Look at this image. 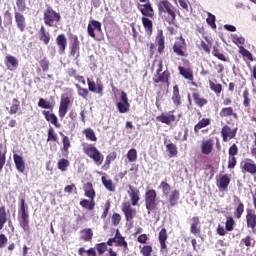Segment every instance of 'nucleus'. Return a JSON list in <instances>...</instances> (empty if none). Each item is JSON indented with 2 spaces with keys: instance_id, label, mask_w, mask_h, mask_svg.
Segmentation results:
<instances>
[{
  "instance_id": "nucleus-38",
  "label": "nucleus",
  "mask_w": 256,
  "mask_h": 256,
  "mask_svg": "<svg viewBox=\"0 0 256 256\" xmlns=\"http://www.w3.org/2000/svg\"><path fill=\"white\" fill-rule=\"evenodd\" d=\"M68 77H73L75 81H78V83H82V85H86L85 77L77 74V69L75 68H68L67 70Z\"/></svg>"
},
{
  "instance_id": "nucleus-4",
  "label": "nucleus",
  "mask_w": 256,
  "mask_h": 256,
  "mask_svg": "<svg viewBox=\"0 0 256 256\" xmlns=\"http://www.w3.org/2000/svg\"><path fill=\"white\" fill-rule=\"evenodd\" d=\"M43 21L46 27H57L61 22V13L55 11L53 7L47 6L43 12Z\"/></svg>"
},
{
  "instance_id": "nucleus-30",
  "label": "nucleus",
  "mask_w": 256,
  "mask_h": 256,
  "mask_svg": "<svg viewBox=\"0 0 256 256\" xmlns=\"http://www.w3.org/2000/svg\"><path fill=\"white\" fill-rule=\"evenodd\" d=\"M229 183H231V178H229V175H222L217 183L218 189H220V191H227L229 188Z\"/></svg>"
},
{
  "instance_id": "nucleus-42",
  "label": "nucleus",
  "mask_w": 256,
  "mask_h": 256,
  "mask_svg": "<svg viewBox=\"0 0 256 256\" xmlns=\"http://www.w3.org/2000/svg\"><path fill=\"white\" fill-rule=\"evenodd\" d=\"M243 102L242 105L245 109H251V94L249 93V89L245 88L242 93Z\"/></svg>"
},
{
  "instance_id": "nucleus-24",
  "label": "nucleus",
  "mask_w": 256,
  "mask_h": 256,
  "mask_svg": "<svg viewBox=\"0 0 256 256\" xmlns=\"http://www.w3.org/2000/svg\"><path fill=\"white\" fill-rule=\"evenodd\" d=\"M56 44L58 45V53L64 55L67 49V36H65V34H59L56 37Z\"/></svg>"
},
{
  "instance_id": "nucleus-48",
  "label": "nucleus",
  "mask_w": 256,
  "mask_h": 256,
  "mask_svg": "<svg viewBox=\"0 0 256 256\" xmlns=\"http://www.w3.org/2000/svg\"><path fill=\"white\" fill-rule=\"evenodd\" d=\"M78 255L79 256H97V251L94 247H90L88 250H85V248L81 247L78 249Z\"/></svg>"
},
{
  "instance_id": "nucleus-64",
  "label": "nucleus",
  "mask_w": 256,
  "mask_h": 256,
  "mask_svg": "<svg viewBox=\"0 0 256 256\" xmlns=\"http://www.w3.org/2000/svg\"><path fill=\"white\" fill-rule=\"evenodd\" d=\"M38 107H40L41 109H53V104L43 98H40L38 101Z\"/></svg>"
},
{
  "instance_id": "nucleus-43",
  "label": "nucleus",
  "mask_w": 256,
  "mask_h": 256,
  "mask_svg": "<svg viewBox=\"0 0 256 256\" xmlns=\"http://www.w3.org/2000/svg\"><path fill=\"white\" fill-rule=\"evenodd\" d=\"M178 71L180 75L184 77V79H188V81H193L194 77H193V71L191 69H186L183 66H179Z\"/></svg>"
},
{
  "instance_id": "nucleus-52",
  "label": "nucleus",
  "mask_w": 256,
  "mask_h": 256,
  "mask_svg": "<svg viewBox=\"0 0 256 256\" xmlns=\"http://www.w3.org/2000/svg\"><path fill=\"white\" fill-rule=\"evenodd\" d=\"M50 141L53 143H57L59 141V136L55 133V129L52 126H50L48 129L47 142Z\"/></svg>"
},
{
  "instance_id": "nucleus-7",
  "label": "nucleus",
  "mask_w": 256,
  "mask_h": 256,
  "mask_svg": "<svg viewBox=\"0 0 256 256\" xmlns=\"http://www.w3.org/2000/svg\"><path fill=\"white\" fill-rule=\"evenodd\" d=\"M172 51L177 57H189V51L187 50V42L183 36H180L172 46Z\"/></svg>"
},
{
  "instance_id": "nucleus-61",
  "label": "nucleus",
  "mask_w": 256,
  "mask_h": 256,
  "mask_svg": "<svg viewBox=\"0 0 256 256\" xmlns=\"http://www.w3.org/2000/svg\"><path fill=\"white\" fill-rule=\"evenodd\" d=\"M139 249L142 256H151L153 253V246L151 245L139 246Z\"/></svg>"
},
{
  "instance_id": "nucleus-36",
  "label": "nucleus",
  "mask_w": 256,
  "mask_h": 256,
  "mask_svg": "<svg viewBox=\"0 0 256 256\" xmlns=\"http://www.w3.org/2000/svg\"><path fill=\"white\" fill-rule=\"evenodd\" d=\"M201 151L203 155H210L213 152V140H204L201 145Z\"/></svg>"
},
{
  "instance_id": "nucleus-54",
  "label": "nucleus",
  "mask_w": 256,
  "mask_h": 256,
  "mask_svg": "<svg viewBox=\"0 0 256 256\" xmlns=\"http://www.w3.org/2000/svg\"><path fill=\"white\" fill-rule=\"evenodd\" d=\"M254 245L255 242H253V238H251V236H246L240 241V247H247V249H249L250 247H254Z\"/></svg>"
},
{
  "instance_id": "nucleus-37",
  "label": "nucleus",
  "mask_w": 256,
  "mask_h": 256,
  "mask_svg": "<svg viewBox=\"0 0 256 256\" xmlns=\"http://www.w3.org/2000/svg\"><path fill=\"white\" fill-rule=\"evenodd\" d=\"M211 125V119L210 118H202L195 126H194V132L196 135H199V131L201 129H205V127H209Z\"/></svg>"
},
{
  "instance_id": "nucleus-63",
  "label": "nucleus",
  "mask_w": 256,
  "mask_h": 256,
  "mask_svg": "<svg viewBox=\"0 0 256 256\" xmlns=\"http://www.w3.org/2000/svg\"><path fill=\"white\" fill-rule=\"evenodd\" d=\"M127 159L129 163H135V161H137V150L135 148H131L127 152Z\"/></svg>"
},
{
  "instance_id": "nucleus-58",
  "label": "nucleus",
  "mask_w": 256,
  "mask_h": 256,
  "mask_svg": "<svg viewBox=\"0 0 256 256\" xmlns=\"http://www.w3.org/2000/svg\"><path fill=\"white\" fill-rule=\"evenodd\" d=\"M239 53L240 55H242V57H246L248 61H254L253 54L249 50H247V48L239 46Z\"/></svg>"
},
{
  "instance_id": "nucleus-62",
  "label": "nucleus",
  "mask_w": 256,
  "mask_h": 256,
  "mask_svg": "<svg viewBox=\"0 0 256 256\" xmlns=\"http://www.w3.org/2000/svg\"><path fill=\"white\" fill-rule=\"evenodd\" d=\"M159 189H162V193L165 197L171 193V185L167 183L166 181H162L159 185Z\"/></svg>"
},
{
  "instance_id": "nucleus-55",
  "label": "nucleus",
  "mask_w": 256,
  "mask_h": 256,
  "mask_svg": "<svg viewBox=\"0 0 256 256\" xmlns=\"http://www.w3.org/2000/svg\"><path fill=\"white\" fill-rule=\"evenodd\" d=\"M75 87L77 89V93L79 97H82V99H86L89 97V89L81 87L79 84H75Z\"/></svg>"
},
{
  "instance_id": "nucleus-27",
  "label": "nucleus",
  "mask_w": 256,
  "mask_h": 256,
  "mask_svg": "<svg viewBox=\"0 0 256 256\" xmlns=\"http://www.w3.org/2000/svg\"><path fill=\"white\" fill-rule=\"evenodd\" d=\"M13 160L18 173H25V160L19 154L13 155Z\"/></svg>"
},
{
  "instance_id": "nucleus-60",
  "label": "nucleus",
  "mask_w": 256,
  "mask_h": 256,
  "mask_svg": "<svg viewBox=\"0 0 256 256\" xmlns=\"http://www.w3.org/2000/svg\"><path fill=\"white\" fill-rule=\"evenodd\" d=\"M166 150L169 153V157H177V145H175L174 143H168L166 145Z\"/></svg>"
},
{
  "instance_id": "nucleus-19",
  "label": "nucleus",
  "mask_w": 256,
  "mask_h": 256,
  "mask_svg": "<svg viewBox=\"0 0 256 256\" xmlns=\"http://www.w3.org/2000/svg\"><path fill=\"white\" fill-rule=\"evenodd\" d=\"M246 225L248 229H252V231H255L256 228V213L253 209H247L246 210Z\"/></svg>"
},
{
  "instance_id": "nucleus-53",
  "label": "nucleus",
  "mask_w": 256,
  "mask_h": 256,
  "mask_svg": "<svg viewBox=\"0 0 256 256\" xmlns=\"http://www.w3.org/2000/svg\"><path fill=\"white\" fill-rule=\"evenodd\" d=\"M80 205L81 207H83V209H88L89 211H93V209H95V200H87V199H83L80 201Z\"/></svg>"
},
{
  "instance_id": "nucleus-29",
  "label": "nucleus",
  "mask_w": 256,
  "mask_h": 256,
  "mask_svg": "<svg viewBox=\"0 0 256 256\" xmlns=\"http://www.w3.org/2000/svg\"><path fill=\"white\" fill-rule=\"evenodd\" d=\"M101 181H102V185H104V187H105V189H107V191H110V193H115L117 186L115 185L113 180H111V178H109L107 176H102Z\"/></svg>"
},
{
  "instance_id": "nucleus-5",
  "label": "nucleus",
  "mask_w": 256,
  "mask_h": 256,
  "mask_svg": "<svg viewBox=\"0 0 256 256\" xmlns=\"http://www.w3.org/2000/svg\"><path fill=\"white\" fill-rule=\"evenodd\" d=\"M154 85L162 83V85H171V72L169 70L163 71V60L158 61V68L156 69V75L153 77Z\"/></svg>"
},
{
  "instance_id": "nucleus-33",
  "label": "nucleus",
  "mask_w": 256,
  "mask_h": 256,
  "mask_svg": "<svg viewBox=\"0 0 256 256\" xmlns=\"http://www.w3.org/2000/svg\"><path fill=\"white\" fill-rule=\"evenodd\" d=\"M83 191L85 192V197H88V199L92 201L95 200L96 193L95 189L93 188V183L87 182L84 184Z\"/></svg>"
},
{
  "instance_id": "nucleus-25",
  "label": "nucleus",
  "mask_w": 256,
  "mask_h": 256,
  "mask_svg": "<svg viewBox=\"0 0 256 256\" xmlns=\"http://www.w3.org/2000/svg\"><path fill=\"white\" fill-rule=\"evenodd\" d=\"M156 46L158 47V53L163 55L165 52V35H163V30H158L157 32Z\"/></svg>"
},
{
  "instance_id": "nucleus-9",
  "label": "nucleus",
  "mask_w": 256,
  "mask_h": 256,
  "mask_svg": "<svg viewBox=\"0 0 256 256\" xmlns=\"http://www.w3.org/2000/svg\"><path fill=\"white\" fill-rule=\"evenodd\" d=\"M167 239H169V235L167 234V229L162 228L158 234V241L160 243V254L164 256L169 255V247H167Z\"/></svg>"
},
{
  "instance_id": "nucleus-21",
  "label": "nucleus",
  "mask_w": 256,
  "mask_h": 256,
  "mask_svg": "<svg viewBox=\"0 0 256 256\" xmlns=\"http://www.w3.org/2000/svg\"><path fill=\"white\" fill-rule=\"evenodd\" d=\"M88 91L91 93H97L100 96H103V84L101 82L95 83V81H91V79H87Z\"/></svg>"
},
{
  "instance_id": "nucleus-44",
  "label": "nucleus",
  "mask_w": 256,
  "mask_h": 256,
  "mask_svg": "<svg viewBox=\"0 0 256 256\" xmlns=\"http://www.w3.org/2000/svg\"><path fill=\"white\" fill-rule=\"evenodd\" d=\"M7 221V208L3 205L0 207V231L5 227V223H7Z\"/></svg>"
},
{
  "instance_id": "nucleus-49",
  "label": "nucleus",
  "mask_w": 256,
  "mask_h": 256,
  "mask_svg": "<svg viewBox=\"0 0 256 256\" xmlns=\"http://www.w3.org/2000/svg\"><path fill=\"white\" fill-rule=\"evenodd\" d=\"M80 239L86 242L91 241L93 239V230H91L90 228L83 229L81 231Z\"/></svg>"
},
{
  "instance_id": "nucleus-18",
  "label": "nucleus",
  "mask_w": 256,
  "mask_h": 256,
  "mask_svg": "<svg viewBox=\"0 0 256 256\" xmlns=\"http://www.w3.org/2000/svg\"><path fill=\"white\" fill-rule=\"evenodd\" d=\"M220 133L224 143H227L230 139H235L237 136V129H231L229 125H224Z\"/></svg>"
},
{
  "instance_id": "nucleus-31",
  "label": "nucleus",
  "mask_w": 256,
  "mask_h": 256,
  "mask_svg": "<svg viewBox=\"0 0 256 256\" xmlns=\"http://www.w3.org/2000/svg\"><path fill=\"white\" fill-rule=\"evenodd\" d=\"M60 136L62 137V145L61 151H63L65 157L69 156V149H71V140L63 134V132H60Z\"/></svg>"
},
{
  "instance_id": "nucleus-12",
  "label": "nucleus",
  "mask_w": 256,
  "mask_h": 256,
  "mask_svg": "<svg viewBox=\"0 0 256 256\" xmlns=\"http://www.w3.org/2000/svg\"><path fill=\"white\" fill-rule=\"evenodd\" d=\"M122 212L124 213L125 220L131 223L133 219L137 216V210L131 206L130 202L122 203Z\"/></svg>"
},
{
  "instance_id": "nucleus-11",
  "label": "nucleus",
  "mask_w": 256,
  "mask_h": 256,
  "mask_svg": "<svg viewBox=\"0 0 256 256\" xmlns=\"http://www.w3.org/2000/svg\"><path fill=\"white\" fill-rule=\"evenodd\" d=\"M120 101L116 104V107L119 111V113H129V110L131 109V104L129 103V97H127V94L125 91H122L120 94Z\"/></svg>"
},
{
  "instance_id": "nucleus-8",
  "label": "nucleus",
  "mask_w": 256,
  "mask_h": 256,
  "mask_svg": "<svg viewBox=\"0 0 256 256\" xmlns=\"http://www.w3.org/2000/svg\"><path fill=\"white\" fill-rule=\"evenodd\" d=\"M69 49L70 55L75 57L76 60L81 57V42L79 41V37L77 35H71Z\"/></svg>"
},
{
  "instance_id": "nucleus-15",
  "label": "nucleus",
  "mask_w": 256,
  "mask_h": 256,
  "mask_svg": "<svg viewBox=\"0 0 256 256\" xmlns=\"http://www.w3.org/2000/svg\"><path fill=\"white\" fill-rule=\"evenodd\" d=\"M70 106H71V98H69L68 96L61 97L59 110H58V115L60 119H65V115H67Z\"/></svg>"
},
{
  "instance_id": "nucleus-59",
  "label": "nucleus",
  "mask_w": 256,
  "mask_h": 256,
  "mask_svg": "<svg viewBox=\"0 0 256 256\" xmlns=\"http://www.w3.org/2000/svg\"><path fill=\"white\" fill-rule=\"evenodd\" d=\"M16 7L19 13H25V11H27V9H29L27 7V1L26 0H16Z\"/></svg>"
},
{
  "instance_id": "nucleus-39",
  "label": "nucleus",
  "mask_w": 256,
  "mask_h": 256,
  "mask_svg": "<svg viewBox=\"0 0 256 256\" xmlns=\"http://www.w3.org/2000/svg\"><path fill=\"white\" fill-rule=\"evenodd\" d=\"M172 101L175 107L181 106V93L179 92V85L173 86Z\"/></svg>"
},
{
  "instance_id": "nucleus-10",
  "label": "nucleus",
  "mask_w": 256,
  "mask_h": 256,
  "mask_svg": "<svg viewBox=\"0 0 256 256\" xmlns=\"http://www.w3.org/2000/svg\"><path fill=\"white\" fill-rule=\"evenodd\" d=\"M240 170L244 175L247 173L249 175H256V164L252 159L247 158L240 162Z\"/></svg>"
},
{
  "instance_id": "nucleus-1",
  "label": "nucleus",
  "mask_w": 256,
  "mask_h": 256,
  "mask_svg": "<svg viewBox=\"0 0 256 256\" xmlns=\"http://www.w3.org/2000/svg\"><path fill=\"white\" fill-rule=\"evenodd\" d=\"M137 9L143 15L142 25L145 29L146 35L151 37V35H153V21L151 19L155 17V10L153 9V5H151V2L138 4Z\"/></svg>"
},
{
  "instance_id": "nucleus-35",
  "label": "nucleus",
  "mask_w": 256,
  "mask_h": 256,
  "mask_svg": "<svg viewBox=\"0 0 256 256\" xmlns=\"http://www.w3.org/2000/svg\"><path fill=\"white\" fill-rule=\"evenodd\" d=\"M192 97L194 99L195 105L197 107H200V109H202V107H205V105L209 103V100H207V98L201 97V94H199L198 92H193Z\"/></svg>"
},
{
  "instance_id": "nucleus-13",
  "label": "nucleus",
  "mask_w": 256,
  "mask_h": 256,
  "mask_svg": "<svg viewBox=\"0 0 256 256\" xmlns=\"http://www.w3.org/2000/svg\"><path fill=\"white\" fill-rule=\"evenodd\" d=\"M14 21H15L16 27L20 31V33L25 32V30L27 29V18H25V15H23V13L15 10L14 11Z\"/></svg>"
},
{
  "instance_id": "nucleus-28",
  "label": "nucleus",
  "mask_w": 256,
  "mask_h": 256,
  "mask_svg": "<svg viewBox=\"0 0 256 256\" xmlns=\"http://www.w3.org/2000/svg\"><path fill=\"white\" fill-rule=\"evenodd\" d=\"M175 119V115L167 113H162L160 116L156 117V121H159V123H164L165 125H171V123H174Z\"/></svg>"
},
{
  "instance_id": "nucleus-56",
  "label": "nucleus",
  "mask_w": 256,
  "mask_h": 256,
  "mask_svg": "<svg viewBox=\"0 0 256 256\" xmlns=\"http://www.w3.org/2000/svg\"><path fill=\"white\" fill-rule=\"evenodd\" d=\"M115 247H123L124 251H129V244L125 241V237L114 238Z\"/></svg>"
},
{
  "instance_id": "nucleus-41",
  "label": "nucleus",
  "mask_w": 256,
  "mask_h": 256,
  "mask_svg": "<svg viewBox=\"0 0 256 256\" xmlns=\"http://www.w3.org/2000/svg\"><path fill=\"white\" fill-rule=\"evenodd\" d=\"M208 84H209L210 90H212L213 93H215V95L219 97L223 92V85H221L220 83H215L212 80H209Z\"/></svg>"
},
{
  "instance_id": "nucleus-20",
  "label": "nucleus",
  "mask_w": 256,
  "mask_h": 256,
  "mask_svg": "<svg viewBox=\"0 0 256 256\" xmlns=\"http://www.w3.org/2000/svg\"><path fill=\"white\" fill-rule=\"evenodd\" d=\"M219 115L221 119H229L231 117L234 119H239V115L237 114V112H235V109H233V107L231 106L221 108Z\"/></svg>"
},
{
  "instance_id": "nucleus-2",
  "label": "nucleus",
  "mask_w": 256,
  "mask_h": 256,
  "mask_svg": "<svg viewBox=\"0 0 256 256\" xmlns=\"http://www.w3.org/2000/svg\"><path fill=\"white\" fill-rule=\"evenodd\" d=\"M157 8L158 14L164 23H168V25H175L177 13L175 12V6H173L169 0H160L157 3Z\"/></svg>"
},
{
  "instance_id": "nucleus-3",
  "label": "nucleus",
  "mask_w": 256,
  "mask_h": 256,
  "mask_svg": "<svg viewBox=\"0 0 256 256\" xmlns=\"http://www.w3.org/2000/svg\"><path fill=\"white\" fill-rule=\"evenodd\" d=\"M82 150L84 155L89 157V159H92V161L97 165L98 167L103 165V161L105 159V156L99 151L97 147L93 144L89 143H82Z\"/></svg>"
},
{
  "instance_id": "nucleus-6",
  "label": "nucleus",
  "mask_w": 256,
  "mask_h": 256,
  "mask_svg": "<svg viewBox=\"0 0 256 256\" xmlns=\"http://www.w3.org/2000/svg\"><path fill=\"white\" fill-rule=\"evenodd\" d=\"M144 201L148 215L157 213V191H155V189H150L145 192Z\"/></svg>"
},
{
  "instance_id": "nucleus-34",
  "label": "nucleus",
  "mask_w": 256,
  "mask_h": 256,
  "mask_svg": "<svg viewBox=\"0 0 256 256\" xmlns=\"http://www.w3.org/2000/svg\"><path fill=\"white\" fill-rule=\"evenodd\" d=\"M179 199H181V193L177 189L173 190L168 198L170 207H175L179 203Z\"/></svg>"
},
{
  "instance_id": "nucleus-57",
  "label": "nucleus",
  "mask_w": 256,
  "mask_h": 256,
  "mask_svg": "<svg viewBox=\"0 0 256 256\" xmlns=\"http://www.w3.org/2000/svg\"><path fill=\"white\" fill-rule=\"evenodd\" d=\"M208 17L206 18V23L213 29H217V24L215 21H217V18L215 15H213L211 12H207Z\"/></svg>"
},
{
  "instance_id": "nucleus-46",
  "label": "nucleus",
  "mask_w": 256,
  "mask_h": 256,
  "mask_svg": "<svg viewBox=\"0 0 256 256\" xmlns=\"http://www.w3.org/2000/svg\"><path fill=\"white\" fill-rule=\"evenodd\" d=\"M19 213L20 217H29V205L25 203V198L20 200Z\"/></svg>"
},
{
  "instance_id": "nucleus-45",
  "label": "nucleus",
  "mask_w": 256,
  "mask_h": 256,
  "mask_svg": "<svg viewBox=\"0 0 256 256\" xmlns=\"http://www.w3.org/2000/svg\"><path fill=\"white\" fill-rule=\"evenodd\" d=\"M212 55L216 57V59H219V61H223L224 63H227V61H229V58H227L225 54L221 53V50L217 46H213Z\"/></svg>"
},
{
  "instance_id": "nucleus-51",
  "label": "nucleus",
  "mask_w": 256,
  "mask_h": 256,
  "mask_svg": "<svg viewBox=\"0 0 256 256\" xmlns=\"http://www.w3.org/2000/svg\"><path fill=\"white\" fill-rule=\"evenodd\" d=\"M69 165H71V162H69V159L62 158L58 160L57 167L59 171L65 172L69 168Z\"/></svg>"
},
{
  "instance_id": "nucleus-23",
  "label": "nucleus",
  "mask_w": 256,
  "mask_h": 256,
  "mask_svg": "<svg viewBox=\"0 0 256 256\" xmlns=\"http://www.w3.org/2000/svg\"><path fill=\"white\" fill-rule=\"evenodd\" d=\"M190 232L192 235H201V220L199 219V216L191 218Z\"/></svg>"
},
{
  "instance_id": "nucleus-40",
  "label": "nucleus",
  "mask_w": 256,
  "mask_h": 256,
  "mask_svg": "<svg viewBox=\"0 0 256 256\" xmlns=\"http://www.w3.org/2000/svg\"><path fill=\"white\" fill-rule=\"evenodd\" d=\"M21 111V102L19 99L14 98L10 106L9 115H17Z\"/></svg>"
},
{
  "instance_id": "nucleus-17",
  "label": "nucleus",
  "mask_w": 256,
  "mask_h": 256,
  "mask_svg": "<svg viewBox=\"0 0 256 256\" xmlns=\"http://www.w3.org/2000/svg\"><path fill=\"white\" fill-rule=\"evenodd\" d=\"M128 195L130 197L131 205L133 207H136V205H139V201H141V193L139 192V189L133 185H128Z\"/></svg>"
},
{
  "instance_id": "nucleus-14",
  "label": "nucleus",
  "mask_w": 256,
  "mask_h": 256,
  "mask_svg": "<svg viewBox=\"0 0 256 256\" xmlns=\"http://www.w3.org/2000/svg\"><path fill=\"white\" fill-rule=\"evenodd\" d=\"M233 205L235 219H241V217H243V213H245V204L243 203V201H241V198H239V196H234Z\"/></svg>"
},
{
  "instance_id": "nucleus-47",
  "label": "nucleus",
  "mask_w": 256,
  "mask_h": 256,
  "mask_svg": "<svg viewBox=\"0 0 256 256\" xmlns=\"http://www.w3.org/2000/svg\"><path fill=\"white\" fill-rule=\"evenodd\" d=\"M20 227L27 235L31 233V227H29V216L20 217Z\"/></svg>"
},
{
  "instance_id": "nucleus-16",
  "label": "nucleus",
  "mask_w": 256,
  "mask_h": 256,
  "mask_svg": "<svg viewBox=\"0 0 256 256\" xmlns=\"http://www.w3.org/2000/svg\"><path fill=\"white\" fill-rule=\"evenodd\" d=\"M95 31L96 33H101L103 31L101 28V22L97 20H90L87 26V33L89 37H92V39H97V35L95 34Z\"/></svg>"
},
{
  "instance_id": "nucleus-32",
  "label": "nucleus",
  "mask_w": 256,
  "mask_h": 256,
  "mask_svg": "<svg viewBox=\"0 0 256 256\" xmlns=\"http://www.w3.org/2000/svg\"><path fill=\"white\" fill-rule=\"evenodd\" d=\"M42 115H44L46 121H48V123H51L52 125H55L57 127V129H59V127H61V124H59V119L57 118V116L55 114H52L49 111H42Z\"/></svg>"
},
{
  "instance_id": "nucleus-50",
  "label": "nucleus",
  "mask_w": 256,
  "mask_h": 256,
  "mask_svg": "<svg viewBox=\"0 0 256 256\" xmlns=\"http://www.w3.org/2000/svg\"><path fill=\"white\" fill-rule=\"evenodd\" d=\"M83 135H85L86 139L88 141L96 142L97 141V135H95V131L91 128H86L83 130Z\"/></svg>"
},
{
  "instance_id": "nucleus-26",
  "label": "nucleus",
  "mask_w": 256,
  "mask_h": 256,
  "mask_svg": "<svg viewBox=\"0 0 256 256\" xmlns=\"http://www.w3.org/2000/svg\"><path fill=\"white\" fill-rule=\"evenodd\" d=\"M38 39L41 41L44 45H49L51 41V33L47 31L45 26H41L38 31Z\"/></svg>"
},
{
  "instance_id": "nucleus-22",
  "label": "nucleus",
  "mask_w": 256,
  "mask_h": 256,
  "mask_svg": "<svg viewBox=\"0 0 256 256\" xmlns=\"http://www.w3.org/2000/svg\"><path fill=\"white\" fill-rule=\"evenodd\" d=\"M4 63L9 71H15L19 67V60L15 56L7 55Z\"/></svg>"
}]
</instances>
